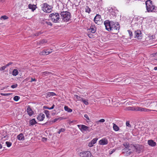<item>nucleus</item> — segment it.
I'll list each match as a JSON object with an SVG mask.
<instances>
[{
  "instance_id": "obj_51",
  "label": "nucleus",
  "mask_w": 157,
  "mask_h": 157,
  "mask_svg": "<svg viewBox=\"0 0 157 157\" xmlns=\"http://www.w3.org/2000/svg\"><path fill=\"white\" fill-rule=\"evenodd\" d=\"M17 86V84H15L14 85H13L11 86V87L13 88L14 89L15 88H16Z\"/></svg>"
},
{
  "instance_id": "obj_15",
  "label": "nucleus",
  "mask_w": 157,
  "mask_h": 157,
  "mask_svg": "<svg viewBox=\"0 0 157 157\" xmlns=\"http://www.w3.org/2000/svg\"><path fill=\"white\" fill-rule=\"evenodd\" d=\"M108 143L107 140L105 138H102L99 141V144L101 145H106Z\"/></svg>"
},
{
  "instance_id": "obj_20",
  "label": "nucleus",
  "mask_w": 157,
  "mask_h": 157,
  "mask_svg": "<svg viewBox=\"0 0 157 157\" xmlns=\"http://www.w3.org/2000/svg\"><path fill=\"white\" fill-rule=\"evenodd\" d=\"M141 146L138 145H134V147L133 148V151L134 149L136 150V151L138 153H140L141 150Z\"/></svg>"
},
{
  "instance_id": "obj_1",
  "label": "nucleus",
  "mask_w": 157,
  "mask_h": 157,
  "mask_svg": "<svg viewBox=\"0 0 157 157\" xmlns=\"http://www.w3.org/2000/svg\"><path fill=\"white\" fill-rule=\"evenodd\" d=\"M146 9L148 12H155L157 11V8L152 1L148 0L145 2Z\"/></svg>"
},
{
  "instance_id": "obj_12",
  "label": "nucleus",
  "mask_w": 157,
  "mask_h": 157,
  "mask_svg": "<svg viewBox=\"0 0 157 157\" xmlns=\"http://www.w3.org/2000/svg\"><path fill=\"white\" fill-rule=\"evenodd\" d=\"M153 110H150L147 109L145 108H143L140 107L136 106V111H140V112H148L150 111ZM154 110H153V111Z\"/></svg>"
},
{
  "instance_id": "obj_40",
  "label": "nucleus",
  "mask_w": 157,
  "mask_h": 157,
  "mask_svg": "<svg viewBox=\"0 0 157 157\" xmlns=\"http://www.w3.org/2000/svg\"><path fill=\"white\" fill-rule=\"evenodd\" d=\"M44 113L46 114L47 117L48 118L50 116L49 111L47 110H46L44 111Z\"/></svg>"
},
{
  "instance_id": "obj_49",
  "label": "nucleus",
  "mask_w": 157,
  "mask_h": 157,
  "mask_svg": "<svg viewBox=\"0 0 157 157\" xmlns=\"http://www.w3.org/2000/svg\"><path fill=\"white\" fill-rule=\"evenodd\" d=\"M129 121H127L126 123V125L127 126H128L129 127H131V125L129 123Z\"/></svg>"
},
{
  "instance_id": "obj_35",
  "label": "nucleus",
  "mask_w": 157,
  "mask_h": 157,
  "mask_svg": "<svg viewBox=\"0 0 157 157\" xmlns=\"http://www.w3.org/2000/svg\"><path fill=\"white\" fill-rule=\"evenodd\" d=\"M64 119H65V118H63V117H59L58 118H55L53 120V122H55L58 120H59L60 121Z\"/></svg>"
},
{
  "instance_id": "obj_43",
  "label": "nucleus",
  "mask_w": 157,
  "mask_h": 157,
  "mask_svg": "<svg viewBox=\"0 0 157 157\" xmlns=\"http://www.w3.org/2000/svg\"><path fill=\"white\" fill-rule=\"evenodd\" d=\"M83 102V103L86 105H88L89 104L88 102V100H86L83 98V100H82V101Z\"/></svg>"
},
{
  "instance_id": "obj_3",
  "label": "nucleus",
  "mask_w": 157,
  "mask_h": 157,
  "mask_svg": "<svg viewBox=\"0 0 157 157\" xmlns=\"http://www.w3.org/2000/svg\"><path fill=\"white\" fill-rule=\"evenodd\" d=\"M62 20L64 22L69 21L71 18L70 13L67 11L62 12L60 14Z\"/></svg>"
},
{
  "instance_id": "obj_14",
  "label": "nucleus",
  "mask_w": 157,
  "mask_h": 157,
  "mask_svg": "<svg viewBox=\"0 0 157 157\" xmlns=\"http://www.w3.org/2000/svg\"><path fill=\"white\" fill-rule=\"evenodd\" d=\"M52 49H51V51H47V50H44L39 53V54L40 56L47 55L52 52Z\"/></svg>"
},
{
  "instance_id": "obj_48",
  "label": "nucleus",
  "mask_w": 157,
  "mask_h": 157,
  "mask_svg": "<svg viewBox=\"0 0 157 157\" xmlns=\"http://www.w3.org/2000/svg\"><path fill=\"white\" fill-rule=\"evenodd\" d=\"M65 131V129L64 128H62L61 129H59L58 132V133L59 134L61 132H64Z\"/></svg>"
},
{
  "instance_id": "obj_7",
  "label": "nucleus",
  "mask_w": 157,
  "mask_h": 157,
  "mask_svg": "<svg viewBox=\"0 0 157 157\" xmlns=\"http://www.w3.org/2000/svg\"><path fill=\"white\" fill-rule=\"evenodd\" d=\"M52 8L47 3H44L43 6L42 7V9L43 11L46 13H49L52 10Z\"/></svg>"
},
{
  "instance_id": "obj_26",
  "label": "nucleus",
  "mask_w": 157,
  "mask_h": 157,
  "mask_svg": "<svg viewBox=\"0 0 157 157\" xmlns=\"http://www.w3.org/2000/svg\"><path fill=\"white\" fill-rule=\"evenodd\" d=\"M56 95V94L54 92H48L46 94V98H49L51 96H54Z\"/></svg>"
},
{
  "instance_id": "obj_31",
  "label": "nucleus",
  "mask_w": 157,
  "mask_h": 157,
  "mask_svg": "<svg viewBox=\"0 0 157 157\" xmlns=\"http://www.w3.org/2000/svg\"><path fill=\"white\" fill-rule=\"evenodd\" d=\"M74 97L76 98L78 101H82V100H83V98L78 96L77 95L75 94Z\"/></svg>"
},
{
  "instance_id": "obj_46",
  "label": "nucleus",
  "mask_w": 157,
  "mask_h": 157,
  "mask_svg": "<svg viewBox=\"0 0 157 157\" xmlns=\"http://www.w3.org/2000/svg\"><path fill=\"white\" fill-rule=\"evenodd\" d=\"M84 117L87 120L89 121H90V119L89 118L88 116V115L86 114H85L84 115Z\"/></svg>"
},
{
  "instance_id": "obj_47",
  "label": "nucleus",
  "mask_w": 157,
  "mask_h": 157,
  "mask_svg": "<svg viewBox=\"0 0 157 157\" xmlns=\"http://www.w3.org/2000/svg\"><path fill=\"white\" fill-rule=\"evenodd\" d=\"M128 31L131 38V37L133 36L132 32L130 30H128Z\"/></svg>"
},
{
  "instance_id": "obj_62",
  "label": "nucleus",
  "mask_w": 157,
  "mask_h": 157,
  "mask_svg": "<svg viewBox=\"0 0 157 157\" xmlns=\"http://www.w3.org/2000/svg\"><path fill=\"white\" fill-rule=\"evenodd\" d=\"M73 122H74V121H71L70 122V123H73Z\"/></svg>"
},
{
  "instance_id": "obj_44",
  "label": "nucleus",
  "mask_w": 157,
  "mask_h": 157,
  "mask_svg": "<svg viewBox=\"0 0 157 157\" xmlns=\"http://www.w3.org/2000/svg\"><path fill=\"white\" fill-rule=\"evenodd\" d=\"M6 145L8 147H10L12 145V143L11 142H10L7 141L6 142Z\"/></svg>"
},
{
  "instance_id": "obj_63",
  "label": "nucleus",
  "mask_w": 157,
  "mask_h": 157,
  "mask_svg": "<svg viewBox=\"0 0 157 157\" xmlns=\"http://www.w3.org/2000/svg\"><path fill=\"white\" fill-rule=\"evenodd\" d=\"M43 139H45V140H47V139H46V138H44H44H43Z\"/></svg>"
},
{
  "instance_id": "obj_54",
  "label": "nucleus",
  "mask_w": 157,
  "mask_h": 157,
  "mask_svg": "<svg viewBox=\"0 0 157 157\" xmlns=\"http://www.w3.org/2000/svg\"><path fill=\"white\" fill-rule=\"evenodd\" d=\"M46 24L48 25H50L51 26H52V23L50 22H49V21H46Z\"/></svg>"
},
{
  "instance_id": "obj_22",
  "label": "nucleus",
  "mask_w": 157,
  "mask_h": 157,
  "mask_svg": "<svg viewBox=\"0 0 157 157\" xmlns=\"http://www.w3.org/2000/svg\"><path fill=\"white\" fill-rule=\"evenodd\" d=\"M151 104V102L150 101H146L143 103H141V104H143L145 106L148 107H150V105Z\"/></svg>"
},
{
  "instance_id": "obj_5",
  "label": "nucleus",
  "mask_w": 157,
  "mask_h": 157,
  "mask_svg": "<svg viewBox=\"0 0 157 157\" xmlns=\"http://www.w3.org/2000/svg\"><path fill=\"white\" fill-rule=\"evenodd\" d=\"M77 126L80 131L84 133L85 132H89L93 130L92 128H90L89 127L83 124H78Z\"/></svg>"
},
{
  "instance_id": "obj_6",
  "label": "nucleus",
  "mask_w": 157,
  "mask_h": 157,
  "mask_svg": "<svg viewBox=\"0 0 157 157\" xmlns=\"http://www.w3.org/2000/svg\"><path fill=\"white\" fill-rule=\"evenodd\" d=\"M111 31L116 33H117L120 29V26L118 23L115 22L113 21L111 25Z\"/></svg>"
},
{
  "instance_id": "obj_55",
  "label": "nucleus",
  "mask_w": 157,
  "mask_h": 157,
  "mask_svg": "<svg viewBox=\"0 0 157 157\" xmlns=\"http://www.w3.org/2000/svg\"><path fill=\"white\" fill-rule=\"evenodd\" d=\"M54 106H55L54 105H53L50 108H48V107H46V109H49L50 110L54 108Z\"/></svg>"
},
{
  "instance_id": "obj_33",
  "label": "nucleus",
  "mask_w": 157,
  "mask_h": 157,
  "mask_svg": "<svg viewBox=\"0 0 157 157\" xmlns=\"http://www.w3.org/2000/svg\"><path fill=\"white\" fill-rule=\"evenodd\" d=\"M18 74V72L17 69H14L13 70L12 72V75H13L16 76Z\"/></svg>"
},
{
  "instance_id": "obj_30",
  "label": "nucleus",
  "mask_w": 157,
  "mask_h": 157,
  "mask_svg": "<svg viewBox=\"0 0 157 157\" xmlns=\"http://www.w3.org/2000/svg\"><path fill=\"white\" fill-rule=\"evenodd\" d=\"M35 119H33L29 121V124L31 125H33L37 123Z\"/></svg>"
},
{
  "instance_id": "obj_41",
  "label": "nucleus",
  "mask_w": 157,
  "mask_h": 157,
  "mask_svg": "<svg viewBox=\"0 0 157 157\" xmlns=\"http://www.w3.org/2000/svg\"><path fill=\"white\" fill-rule=\"evenodd\" d=\"M20 98V97L17 96H15L13 98V100L15 101H17Z\"/></svg>"
},
{
  "instance_id": "obj_23",
  "label": "nucleus",
  "mask_w": 157,
  "mask_h": 157,
  "mask_svg": "<svg viewBox=\"0 0 157 157\" xmlns=\"http://www.w3.org/2000/svg\"><path fill=\"white\" fill-rule=\"evenodd\" d=\"M126 110L136 111V106L128 107L126 108Z\"/></svg>"
},
{
  "instance_id": "obj_8",
  "label": "nucleus",
  "mask_w": 157,
  "mask_h": 157,
  "mask_svg": "<svg viewBox=\"0 0 157 157\" xmlns=\"http://www.w3.org/2000/svg\"><path fill=\"white\" fill-rule=\"evenodd\" d=\"M113 21H110L108 20L105 21L104 24L105 25L106 30L109 31H110L111 29V25L112 24Z\"/></svg>"
},
{
  "instance_id": "obj_57",
  "label": "nucleus",
  "mask_w": 157,
  "mask_h": 157,
  "mask_svg": "<svg viewBox=\"0 0 157 157\" xmlns=\"http://www.w3.org/2000/svg\"><path fill=\"white\" fill-rule=\"evenodd\" d=\"M13 63L12 62H10L9 63H8V64H7L6 65V67H8L9 66L11 65Z\"/></svg>"
},
{
  "instance_id": "obj_37",
  "label": "nucleus",
  "mask_w": 157,
  "mask_h": 157,
  "mask_svg": "<svg viewBox=\"0 0 157 157\" xmlns=\"http://www.w3.org/2000/svg\"><path fill=\"white\" fill-rule=\"evenodd\" d=\"M149 40H151L150 42H151L153 39H154L155 38V36L154 35H152L151 36H149Z\"/></svg>"
},
{
  "instance_id": "obj_28",
  "label": "nucleus",
  "mask_w": 157,
  "mask_h": 157,
  "mask_svg": "<svg viewBox=\"0 0 157 157\" xmlns=\"http://www.w3.org/2000/svg\"><path fill=\"white\" fill-rule=\"evenodd\" d=\"M29 7L30 9H31L33 11L36 9V6L35 5L30 4L29 5Z\"/></svg>"
},
{
  "instance_id": "obj_60",
  "label": "nucleus",
  "mask_w": 157,
  "mask_h": 157,
  "mask_svg": "<svg viewBox=\"0 0 157 157\" xmlns=\"http://www.w3.org/2000/svg\"><path fill=\"white\" fill-rule=\"evenodd\" d=\"M2 148V146L1 144H0V149Z\"/></svg>"
},
{
  "instance_id": "obj_50",
  "label": "nucleus",
  "mask_w": 157,
  "mask_h": 157,
  "mask_svg": "<svg viewBox=\"0 0 157 157\" xmlns=\"http://www.w3.org/2000/svg\"><path fill=\"white\" fill-rule=\"evenodd\" d=\"M88 36L90 38H94V36L93 34L91 33L88 34Z\"/></svg>"
},
{
  "instance_id": "obj_2",
  "label": "nucleus",
  "mask_w": 157,
  "mask_h": 157,
  "mask_svg": "<svg viewBox=\"0 0 157 157\" xmlns=\"http://www.w3.org/2000/svg\"><path fill=\"white\" fill-rule=\"evenodd\" d=\"M123 145L125 147L122 150L123 152L125 153L126 155H129L133 151L134 145H129L128 142L124 143Z\"/></svg>"
},
{
  "instance_id": "obj_21",
  "label": "nucleus",
  "mask_w": 157,
  "mask_h": 157,
  "mask_svg": "<svg viewBox=\"0 0 157 157\" xmlns=\"http://www.w3.org/2000/svg\"><path fill=\"white\" fill-rule=\"evenodd\" d=\"M147 143L151 147H154L156 145V143L151 140H148Z\"/></svg>"
},
{
  "instance_id": "obj_25",
  "label": "nucleus",
  "mask_w": 157,
  "mask_h": 157,
  "mask_svg": "<svg viewBox=\"0 0 157 157\" xmlns=\"http://www.w3.org/2000/svg\"><path fill=\"white\" fill-rule=\"evenodd\" d=\"M151 104L150 105V108H154L157 105V101H154L153 102L151 101Z\"/></svg>"
},
{
  "instance_id": "obj_29",
  "label": "nucleus",
  "mask_w": 157,
  "mask_h": 157,
  "mask_svg": "<svg viewBox=\"0 0 157 157\" xmlns=\"http://www.w3.org/2000/svg\"><path fill=\"white\" fill-rule=\"evenodd\" d=\"M17 139L20 140H24V136L23 135L22 133L20 134L19 135H18L17 136Z\"/></svg>"
},
{
  "instance_id": "obj_38",
  "label": "nucleus",
  "mask_w": 157,
  "mask_h": 157,
  "mask_svg": "<svg viewBox=\"0 0 157 157\" xmlns=\"http://www.w3.org/2000/svg\"><path fill=\"white\" fill-rule=\"evenodd\" d=\"M105 121V120L104 119H101L96 121V123L98 124L99 123H103Z\"/></svg>"
},
{
  "instance_id": "obj_9",
  "label": "nucleus",
  "mask_w": 157,
  "mask_h": 157,
  "mask_svg": "<svg viewBox=\"0 0 157 157\" xmlns=\"http://www.w3.org/2000/svg\"><path fill=\"white\" fill-rule=\"evenodd\" d=\"M94 20L95 23L98 25L101 24L103 21L101 18V15L98 14H97L95 16Z\"/></svg>"
},
{
  "instance_id": "obj_10",
  "label": "nucleus",
  "mask_w": 157,
  "mask_h": 157,
  "mask_svg": "<svg viewBox=\"0 0 157 157\" xmlns=\"http://www.w3.org/2000/svg\"><path fill=\"white\" fill-rule=\"evenodd\" d=\"M79 155L81 157H90L92 154L90 151H85L80 152Z\"/></svg>"
},
{
  "instance_id": "obj_52",
  "label": "nucleus",
  "mask_w": 157,
  "mask_h": 157,
  "mask_svg": "<svg viewBox=\"0 0 157 157\" xmlns=\"http://www.w3.org/2000/svg\"><path fill=\"white\" fill-rule=\"evenodd\" d=\"M6 67L5 66H4L2 67H1L0 68V70L1 71H3V70H5V69Z\"/></svg>"
},
{
  "instance_id": "obj_13",
  "label": "nucleus",
  "mask_w": 157,
  "mask_h": 157,
  "mask_svg": "<svg viewBox=\"0 0 157 157\" xmlns=\"http://www.w3.org/2000/svg\"><path fill=\"white\" fill-rule=\"evenodd\" d=\"M134 33V37L137 39H139V37L141 36L142 33L141 31L139 30L135 31Z\"/></svg>"
},
{
  "instance_id": "obj_24",
  "label": "nucleus",
  "mask_w": 157,
  "mask_h": 157,
  "mask_svg": "<svg viewBox=\"0 0 157 157\" xmlns=\"http://www.w3.org/2000/svg\"><path fill=\"white\" fill-rule=\"evenodd\" d=\"M47 42V41L45 39H43L41 40H40L39 41H38L37 44L38 45H41V44H44L46 43Z\"/></svg>"
},
{
  "instance_id": "obj_36",
  "label": "nucleus",
  "mask_w": 157,
  "mask_h": 157,
  "mask_svg": "<svg viewBox=\"0 0 157 157\" xmlns=\"http://www.w3.org/2000/svg\"><path fill=\"white\" fill-rule=\"evenodd\" d=\"M91 11V10L88 6H86L85 8V12L89 13Z\"/></svg>"
},
{
  "instance_id": "obj_16",
  "label": "nucleus",
  "mask_w": 157,
  "mask_h": 157,
  "mask_svg": "<svg viewBox=\"0 0 157 157\" xmlns=\"http://www.w3.org/2000/svg\"><path fill=\"white\" fill-rule=\"evenodd\" d=\"M98 139L97 137H96L93 139L88 144V146L90 147H92L94 146V145L95 144L97 141L98 140Z\"/></svg>"
},
{
  "instance_id": "obj_59",
  "label": "nucleus",
  "mask_w": 157,
  "mask_h": 157,
  "mask_svg": "<svg viewBox=\"0 0 157 157\" xmlns=\"http://www.w3.org/2000/svg\"><path fill=\"white\" fill-rule=\"evenodd\" d=\"M154 70H157V66L154 67Z\"/></svg>"
},
{
  "instance_id": "obj_27",
  "label": "nucleus",
  "mask_w": 157,
  "mask_h": 157,
  "mask_svg": "<svg viewBox=\"0 0 157 157\" xmlns=\"http://www.w3.org/2000/svg\"><path fill=\"white\" fill-rule=\"evenodd\" d=\"M41 74L42 76H47L48 75L50 74H53L52 72H49L48 71H44L43 72L41 73Z\"/></svg>"
},
{
  "instance_id": "obj_53",
  "label": "nucleus",
  "mask_w": 157,
  "mask_h": 157,
  "mask_svg": "<svg viewBox=\"0 0 157 157\" xmlns=\"http://www.w3.org/2000/svg\"><path fill=\"white\" fill-rule=\"evenodd\" d=\"M31 80L29 81L30 82H32L33 81L36 82L37 81L36 79L35 78H31Z\"/></svg>"
},
{
  "instance_id": "obj_56",
  "label": "nucleus",
  "mask_w": 157,
  "mask_h": 157,
  "mask_svg": "<svg viewBox=\"0 0 157 157\" xmlns=\"http://www.w3.org/2000/svg\"><path fill=\"white\" fill-rule=\"evenodd\" d=\"M42 33H41L40 32H39L37 33H36L35 34V36H38L39 35H40Z\"/></svg>"
},
{
  "instance_id": "obj_4",
  "label": "nucleus",
  "mask_w": 157,
  "mask_h": 157,
  "mask_svg": "<svg viewBox=\"0 0 157 157\" xmlns=\"http://www.w3.org/2000/svg\"><path fill=\"white\" fill-rule=\"evenodd\" d=\"M49 18L54 23H58L60 19L59 15L58 13H52L50 14Z\"/></svg>"
},
{
  "instance_id": "obj_18",
  "label": "nucleus",
  "mask_w": 157,
  "mask_h": 157,
  "mask_svg": "<svg viewBox=\"0 0 157 157\" xmlns=\"http://www.w3.org/2000/svg\"><path fill=\"white\" fill-rule=\"evenodd\" d=\"M88 32H91V33H94L96 30V29L94 25H91L88 29Z\"/></svg>"
},
{
  "instance_id": "obj_45",
  "label": "nucleus",
  "mask_w": 157,
  "mask_h": 157,
  "mask_svg": "<svg viewBox=\"0 0 157 157\" xmlns=\"http://www.w3.org/2000/svg\"><path fill=\"white\" fill-rule=\"evenodd\" d=\"M11 93H6V94H4V93H1L0 94L1 95H2V96H9L11 94Z\"/></svg>"
},
{
  "instance_id": "obj_17",
  "label": "nucleus",
  "mask_w": 157,
  "mask_h": 157,
  "mask_svg": "<svg viewBox=\"0 0 157 157\" xmlns=\"http://www.w3.org/2000/svg\"><path fill=\"white\" fill-rule=\"evenodd\" d=\"M45 118V115L43 113L39 114L37 117V119L39 121H43Z\"/></svg>"
},
{
  "instance_id": "obj_11",
  "label": "nucleus",
  "mask_w": 157,
  "mask_h": 157,
  "mask_svg": "<svg viewBox=\"0 0 157 157\" xmlns=\"http://www.w3.org/2000/svg\"><path fill=\"white\" fill-rule=\"evenodd\" d=\"M153 110H150L147 109L145 108H143L140 107L136 106V111H140V112H148L150 111ZM154 110H153V111Z\"/></svg>"
},
{
  "instance_id": "obj_32",
  "label": "nucleus",
  "mask_w": 157,
  "mask_h": 157,
  "mask_svg": "<svg viewBox=\"0 0 157 157\" xmlns=\"http://www.w3.org/2000/svg\"><path fill=\"white\" fill-rule=\"evenodd\" d=\"M65 110L68 112L71 113L72 111V110L71 109L69 108L67 106H65L64 107Z\"/></svg>"
},
{
  "instance_id": "obj_58",
  "label": "nucleus",
  "mask_w": 157,
  "mask_h": 157,
  "mask_svg": "<svg viewBox=\"0 0 157 157\" xmlns=\"http://www.w3.org/2000/svg\"><path fill=\"white\" fill-rule=\"evenodd\" d=\"M30 77H28L25 78L24 80V81H27L29 79Z\"/></svg>"
},
{
  "instance_id": "obj_34",
  "label": "nucleus",
  "mask_w": 157,
  "mask_h": 157,
  "mask_svg": "<svg viewBox=\"0 0 157 157\" xmlns=\"http://www.w3.org/2000/svg\"><path fill=\"white\" fill-rule=\"evenodd\" d=\"M113 130L116 131H117L119 130V128L118 127L114 124H113Z\"/></svg>"
},
{
  "instance_id": "obj_42",
  "label": "nucleus",
  "mask_w": 157,
  "mask_h": 157,
  "mask_svg": "<svg viewBox=\"0 0 157 157\" xmlns=\"http://www.w3.org/2000/svg\"><path fill=\"white\" fill-rule=\"evenodd\" d=\"M4 132L5 133V134H2V139H3V138H5L6 139L7 138H8V137L7 136V134L6 133V132L5 131Z\"/></svg>"
},
{
  "instance_id": "obj_61",
  "label": "nucleus",
  "mask_w": 157,
  "mask_h": 157,
  "mask_svg": "<svg viewBox=\"0 0 157 157\" xmlns=\"http://www.w3.org/2000/svg\"><path fill=\"white\" fill-rule=\"evenodd\" d=\"M156 53H154V54H152L153 56H155V55H156Z\"/></svg>"
},
{
  "instance_id": "obj_39",
  "label": "nucleus",
  "mask_w": 157,
  "mask_h": 157,
  "mask_svg": "<svg viewBox=\"0 0 157 157\" xmlns=\"http://www.w3.org/2000/svg\"><path fill=\"white\" fill-rule=\"evenodd\" d=\"M9 17H8L6 15H3L2 16L0 17V19L2 20V19H3V20H6L8 19Z\"/></svg>"
},
{
  "instance_id": "obj_19",
  "label": "nucleus",
  "mask_w": 157,
  "mask_h": 157,
  "mask_svg": "<svg viewBox=\"0 0 157 157\" xmlns=\"http://www.w3.org/2000/svg\"><path fill=\"white\" fill-rule=\"evenodd\" d=\"M26 111L28 114L29 116H32L34 113L33 111L30 108L29 105L27 108Z\"/></svg>"
}]
</instances>
